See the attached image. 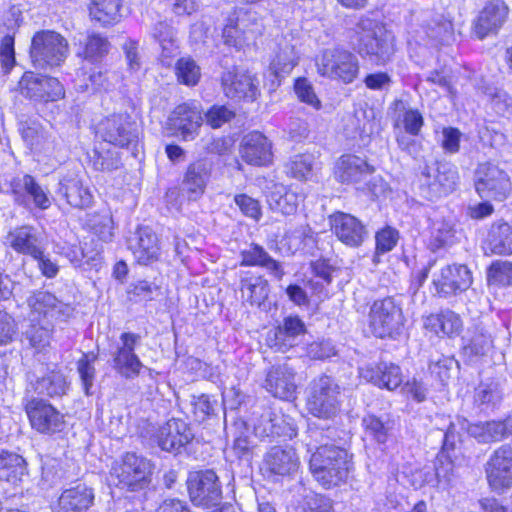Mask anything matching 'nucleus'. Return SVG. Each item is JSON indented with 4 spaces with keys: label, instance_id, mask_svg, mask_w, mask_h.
<instances>
[{
    "label": "nucleus",
    "instance_id": "nucleus-12",
    "mask_svg": "<svg viewBox=\"0 0 512 512\" xmlns=\"http://www.w3.org/2000/svg\"><path fill=\"white\" fill-rule=\"evenodd\" d=\"M140 336L135 333L124 332L120 335V344L113 353V367L124 378L133 379L137 377L143 363L135 353Z\"/></svg>",
    "mask_w": 512,
    "mask_h": 512
},
{
    "label": "nucleus",
    "instance_id": "nucleus-49",
    "mask_svg": "<svg viewBox=\"0 0 512 512\" xmlns=\"http://www.w3.org/2000/svg\"><path fill=\"white\" fill-rule=\"evenodd\" d=\"M315 158L312 154H298L290 158L286 164L287 173L299 180H307L312 175Z\"/></svg>",
    "mask_w": 512,
    "mask_h": 512
},
{
    "label": "nucleus",
    "instance_id": "nucleus-43",
    "mask_svg": "<svg viewBox=\"0 0 512 512\" xmlns=\"http://www.w3.org/2000/svg\"><path fill=\"white\" fill-rule=\"evenodd\" d=\"M427 184L435 196H441L450 193L456 188L458 174L452 167L442 165L437 169L434 180L430 181V174H424Z\"/></svg>",
    "mask_w": 512,
    "mask_h": 512
},
{
    "label": "nucleus",
    "instance_id": "nucleus-55",
    "mask_svg": "<svg viewBox=\"0 0 512 512\" xmlns=\"http://www.w3.org/2000/svg\"><path fill=\"white\" fill-rule=\"evenodd\" d=\"M178 81L187 86L196 85L201 77L200 67L190 57H183L176 63Z\"/></svg>",
    "mask_w": 512,
    "mask_h": 512
},
{
    "label": "nucleus",
    "instance_id": "nucleus-40",
    "mask_svg": "<svg viewBox=\"0 0 512 512\" xmlns=\"http://www.w3.org/2000/svg\"><path fill=\"white\" fill-rule=\"evenodd\" d=\"M21 134L27 147L35 153L46 152L52 147L51 136L35 121L26 122L21 128Z\"/></svg>",
    "mask_w": 512,
    "mask_h": 512
},
{
    "label": "nucleus",
    "instance_id": "nucleus-10",
    "mask_svg": "<svg viewBox=\"0 0 512 512\" xmlns=\"http://www.w3.org/2000/svg\"><path fill=\"white\" fill-rule=\"evenodd\" d=\"M187 485L191 501L195 505H216L221 499L218 476L212 470L190 473Z\"/></svg>",
    "mask_w": 512,
    "mask_h": 512
},
{
    "label": "nucleus",
    "instance_id": "nucleus-53",
    "mask_svg": "<svg viewBox=\"0 0 512 512\" xmlns=\"http://www.w3.org/2000/svg\"><path fill=\"white\" fill-rule=\"evenodd\" d=\"M242 293L252 304L260 305L269 294L268 283L266 280L256 277L242 282Z\"/></svg>",
    "mask_w": 512,
    "mask_h": 512
},
{
    "label": "nucleus",
    "instance_id": "nucleus-32",
    "mask_svg": "<svg viewBox=\"0 0 512 512\" xmlns=\"http://www.w3.org/2000/svg\"><path fill=\"white\" fill-rule=\"evenodd\" d=\"M31 309V321H40L43 318H59L69 312L70 307L59 301L53 294L47 291H38L28 299Z\"/></svg>",
    "mask_w": 512,
    "mask_h": 512
},
{
    "label": "nucleus",
    "instance_id": "nucleus-54",
    "mask_svg": "<svg viewBox=\"0 0 512 512\" xmlns=\"http://www.w3.org/2000/svg\"><path fill=\"white\" fill-rule=\"evenodd\" d=\"M492 347L490 334L480 328H476L464 345V353L467 355H485Z\"/></svg>",
    "mask_w": 512,
    "mask_h": 512
},
{
    "label": "nucleus",
    "instance_id": "nucleus-22",
    "mask_svg": "<svg viewBox=\"0 0 512 512\" xmlns=\"http://www.w3.org/2000/svg\"><path fill=\"white\" fill-rule=\"evenodd\" d=\"M374 167L356 155H343L335 164L334 174L338 181L347 184H366L374 173Z\"/></svg>",
    "mask_w": 512,
    "mask_h": 512
},
{
    "label": "nucleus",
    "instance_id": "nucleus-24",
    "mask_svg": "<svg viewBox=\"0 0 512 512\" xmlns=\"http://www.w3.org/2000/svg\"><path fill=\"white\" fill-rule=\"evenodd\" d=\"M359 375L367 382L385 388L395 390L403 382L401 368L393 363L381 362L376 365H366L359 369Z\"/></svg>",
    "mask_w": 512,
    "mask_h": 512
},
{
    "label": "nucleus",
    "instance_id": "nucleus-18",
    "mask_svg": "<svg viewBox=\"0 0 512 512\" xmlns=\"http://www.w3.org/2000/svg\"><path fill=\"white\" fill-rule=\"evenodd\" d=\"M43 87H51L49 92L50 99L59 100L64 97L65 90L63 85L53 77L25 72L18 83V91L26 98L35 101H42L46 95Z\"/></svg>",
    "mask_w": 512,
    "mask_h": 512
},
{
    "label": "nucleus",
    "instance_id": "nucleus-25",
    "mask_svg": "<svg viewBox=\"0 0 512 512\" xmlns=\"http://www.w3.org/2000/svg\"><path fill=\"white\" fill-rule=\"evenodd\" d=\"M264 387L274 397L292 400L297 389L295 373L287 365L272 367L267 373Z\"/></svg>",
    "mask_w": 512,
    "mask_h": 512
},
{
    "label": "nucleus",
    "instance_id": "nucleus-31",
    "mask_svg": "<svg viewBox=\"0 0 512 512\" xmlns=\"http://www.w3.org/2000/svg\"><path fill=\"white\" fill-rule=\"evenodd\" d=\"M193 438V433L187 423L179 419H171L160 427L157 440L162 450L171 452L177 451L189 443Z\"/></svg>",
    "mask_w": 512,
    "mask_h": 512
},
{
    "label": "nucleus",
    "instance_id": "nucleus-57",
    "mask_svg": "<svg viewBox=\"0 0 512 512\" xmlns=\"http://www.w3.org/2000/svg\"><path fill=\"white\" fill-rule=\"evenodd\" d=\"M112 217L108 212L90 215L88 226L103 241H110L113 236Z\"/></svg>",
    "mask_w": 512,
    "mask_h": 512
},
{
    "label": "nucleus",
    "instance_id": "nucleus-14",
    "mask_svg": "<svg viewBox=\"0 0 512 512\" xmlns=\"http://www.w3.org/2000/svg\"><path fill=\"white\" fill-rule=\"evenodd\" d=\"M225 95L233 100L253 102L260 95L259 80L248 71H227L222 75Z\"/></svg>",
    "mask_w": 512,
    "mask_h": 512
},
{
    "label": "nucleus",
    "instance_id": "nucleus-29",
    "mask_svg": "<svg viewBox=\"0 0 512 512\" xmlns=\"http://www.w3.org/2000/svg\"><path fill=\"white\" fill-rule=\"evenodd\" d=\"M264 467L275 475L286 476L295 473L300 460L294 448L274 446L264 457Z\"/></svg>",
    "mask_w": 512,
    "mask_h": 512
},
{
    "label": "nucleus",
    "instance_id": "nucleus-44",
    "mask_svg": "<svg viewBox=\"0 0 512 512\" xmlns=\"http://www.w3.org/2000/svg\"><path fill=\"white\" fill-rule=\"evenodd\" d=\"M120 0H92L89 11L90 16L102 25H110L121 18Z\"/></svg>",
    "mask_w": 512,
    "mask_h": 512
},
{
    "label": "nucleus",
    "instance_id": "nucleus-15",
    "mask_svg": "<svg viewBox=\"0 0 512 512\" xmlns=\"http://www.w3.org/2000/svg\"><path fill=\"white\" fill-rule=\"evenodd\" d=\"M25 410L32 428L40 433H55L64 426L63 415L42 399H32Z\"/></svg>",
    "mask_w": 512,
    "mask_h": 512
},
{
    "label": "nucleus",
    "instance_id": "nucleus-23",
    "mask_svg": "<svg viewBox=\"0 0 512 512\" xmlns=\"http://www.w3.org/2000/svg\"><path fill=\"white\" fill-rule=\"evenodd\" d=\"M333 233L347 246L358 247L366 237L364 225L354 216L337 212L330 216Z\"/></svg>",
    "mask_w": 512,
    "mask_h": 512
},
{
    "label": "nucleus",
    "instance_id": "nucleus-59",
    "mask_svg": "<svg viewBox=\"0 0 512 512\" xmlns=\"http://www.w3.org/2000/svg\"><path fill=\"white\" fill-rule=\"evenodd\" d=\"M96 360V356L94 354H84L81 359H79L77 368L78 372L85 390V393L88 395L90 393V388L93 385L94 377H95V368L94 362Z\"/></svg>",
    "mask_w": 512,
    "mask_h": 512
},
{
    "label": "nucleus",
    "instance_id": "nucleus-26",
    "mask_svg": "<svg viewBox=\"0 0 512 512\" xmlns=\"http://www.w3.org/2000/svg\"><path fill=\"white\" fill-rule=\"evenodd\" d=\"M300 61V52L291 40H281L274 50L269 71L276 77L277 85L288 76Z\"/></svg>",
    "mask_w": 512,
    "mask_h": 512
},
{
    "label": "nucleus",
    "instance_id": "nucleus-30",
    "mask_svg": "<svg viewBox=\"0 0 512 512\" xmlns=\"http://www.w3.org/2000/svg\"><path fill=\"white\" fill-rule=\"evenodd\" d=\"M130 117L126 113L112 115L101 124L103 139L115 146H128L136 137L132 132Z\"/></svg>",
    "mask_w": 512,
    "mask_h": 512
},
{
    "label": "nucleus",
    "instance_id": "nucleus-56",
    "mask_svg": "<svg viewBox=\"0 0 512 512\" xmlns=\"http://www.w3.org/2000/svg\"><path fill=\"white\" fill-rule=\"evenodd\" d=\"M294 91L298 100L315 110L322 107L321 101L315 93L312 83L307 78H298L294 83Z\"/></svg>",
    "mask_w": 512,
    "mask_h": 512
},
{
    "label": "nucleus",
    "instance_id": "nucleus-9",
    "mask_svg": "<svg viewBox=\"0 0 512 512\" xmlns=\"http://www.w3.org/2000/svg\"><path fill=\"white\" fill-rule=\"evenodd\" d=\"M15 203L25 208L47 210L52 205V198L48 189L42 187L36 179L25 174L15 177L10 183Z\"/></svg>",
    "mask_w": 512,
    "mask_h": 512
},
{
    "label": "nucleus",
    "instance_id": "nucleus-52",
    "mask_svg": "<svg viewBox=\"0 0 512 512\" xmlns=\"http://www.w3.org/2000/svg\"><path fill=\"white\" fill-rule=\"evenodd\" d=\"M489 285L505 287L512 285V263L508 261H494L487 273Z\"/></svg>",
    "mask_w": 512,
    "mask_h": 512
},
{
    "label": "nucleus",
    "instance_id": "nucleus-11",
    "mask_svg": "<svg viewBox=\"0 0 512 512\" xmlns=\"http://www.w3.org/2000/svg\"><path fill=\"white\" fill-rule=\"evenodd\" d=\"M203 123L200 105L195 102L178 105L169 115L167 125L184 141H190L199 134Z\"/></svg>",
    "mask_w": 512,
    "mask_h": 512
},
{
    "label": "nucleus",
    "instance_id": "nucleus-17",
    "mask_svg": "<svg viewBox=\"0 0 512 512\" xmlns=\"http://www.w3.org/2000/svg\"><path fill=\"white\" fill-rule=\"evenodd\" d=\"M509 7L503 0L488 2L473 21V33L482 40L492 33H496L506 22Z\"/></svg>",
    "mask_w": 512,
    "mask_h": 512
},
{
    "label": "nucleus",
    "instance_id": "nucleus-61",
    "mask_svg": "<svg viewBox=\"0 0 512 512\" xmlns=\"http://www.w3.org/2000/svg\"><path fill=\"white\" fill-rule=\"evenodd\" d=\"M0 63L5 73H9L15 65V49L13 35H5L1 40Z\"/></svg>",
    "mask_w": 512,
    "mask_h": 512
},
{
    "label": "nucleus",
    "instance_id": "nucleus-58",
    "mask_svg": "<svg viewBox=\"0 0 512 512\" xmlns=\"http://www.w3.org/2000/svg\"><path fill=\"white\" fill-rule=\"evenodd\" d=\"M52 328L50 324L32 325L26 331V337L30 345L38 351H41L49 345L51 340Z\"/></svg>",
    "mask_w": 512,
    "mask_h": 512
},
{
    "label": "nucleus",
    "instance_id": "nucleus-62",
    "mask_svg": "<svg viewBox=\"0 0 512 512\" xmlns=\"http://www.w3.org/2000/svg\"><path fill=\"white\" fill-rule=\"evenodd\" d=\"M234 202L245 216L255 221L260 220L262 211L261 206L256 199L246 194H238L235 195Z\"/></svg>",
    "mask_w": 512,
    "mask_h": 512
},
{
    "label": "nucleus",
    "instance_id": "nucleus-8",
    "mask_svg": "<svg viewBox=\"0 0 512 512\" xmlns=\"http://www.w3.org/2000/svg\"><path fill=\"white\" fill-rule=\"evenodd\" d=\"M151 474V464L135 453H127L111 470V481L116 486L129 490L142 489Z\"/></svg>",
    "mask_w": 512,
    "mask_h": 512
},
{
    "label": "nucleus",
    "instance_id": "nucleus-4",
    "mask_svg": "<svg viewBox=\"0 0 512 512\" xmlns=\"http://www.w3.org/2000/svg\"><path fill=\"white\" fill-rule=\"evenodd\" d=\"M68 42L57 32H37L31 42L30 57L38 68L59 66L68 55Z\"/></svg>",
    "mask_w": 512,
    "mask_h": 512
},
{
    "label": "nucleus",
    "instance_id": "nucleus-21",
    "mask_svg": "<svg viewBox=\"0 0 512 512\" xmlns=\"http://www.w3.org/2000/svg\"><path fill=\"white\" fill-rule=\"evenodd\" d=\"M489 485L496 491H503L512 486V448L501 446L489 461L487 469Z\"/></svg>",
    "mask_w": 512,
    "mask_h": 512
},
{
    "label": "nucleus",
    "instance_id": "nucleus-20",
    "mask_svg": "<svg viewBox=\"0 0 512 512\" xmlns=\"http://www.w3.org/2000/svg\"><path fill=\"white\" fill-rule=\"evenodd\" d=\"M254 430L260 437L292 438L296 435L293 419L276 408L266 410L254 424Z\"/></svg>",
    "mask_w": 512,
    "mask_h": 512
},
{
    "label": "nucleus",
    "instance_id": "nucleus-19",
    "mask_svg": "<svg viewBox=\"0 0 512 512\" xmlns=\"http://www.w3.org/2000/svg\"><path fill=\"white\" fill-rule=\"evenodd\" d=\"M240 155L249 165L269 166L274 157L272 142L258 131L250 132L241 141Z\"/></svg>",
    "mask_w": 512,
    "mask_h": 512
},
{
    "label": "nucleus",
    "instance_id": "nucleus-39",
    "mask_svg": "<svg viewBox=\"0 0 512 512\" xmlns=\"http://www.w3.org/2000/svg\"><path fill=\"white\" fill-rule=\"evenodd\" d=\"M26 473V462L22 456L6 450L0 451V480L16 485Z\"/></svg>",
    "mask_w": 512,
    "mask_h": 512
},
{
    "label": "nucleus",
    "instance_id": "nucleus-63",
    "mask_svg": "<svg viewBox=\"0 0 512 512\" xmlns=\"http://www.w3.org/2000/svg\"><path fill=\"white\" fill-rule=\"evenodd\" d=\"M399 239L398 231L386 227L376 234V250L378 253H386L391 251L397 244Z\"/></svg>",
    "mask_w": 512,
    "mask_h": 512
},
{
    "label": "nucleus",
    "instance_id": "nucleus-2",
    "mask_svg": "<svg viewBox=\"0 0 512 512\" xmlns=\"http://www.w3.org/2000/svg\"><path fill=\"white\" fill-rule=\"evenodd\" d=\"M357 52L372 62L384 65L395 52L394 35L383 23L362 19L357 26Z\"/></svg>",
    "mask_w": 512,
    "mask_h": 512
},
{
    "label": "nucleus",
    "instance_id": "nucleus-41",
    "mask_svg": "<svg viewBox=\"0 0 512 512\" xmlns=\"http://www.w3.org/2000/svg\"><path fill=\"white\" fill-rule=\"evenodd\" d=\"M241 258L242 266H261L271 271L278 279L283 276L280 265L261 246L251 245L241 252Z\"/></svg>",
    "mask_w": 512,
    "mask_h": 512
},
{
    "label": "nucleus",
    "instance_id": "nucleus-35",
    "mask_svg": "<svg viewBox=\"0 0 512 512\" xmlns=\"http://www.w3.org/2000/svg\"><path fill=\"white\" fill-rule=\"evenodd\" d=\"M467 432L481 443L501 441L503 438L512 435V418H507L504 421L468 424Z\"/></svg>",
    "mask_w": 512,
    "mask_h": 512
},
{
    "label": "nucleus",
    "instance_id": "nucleus-3",
    "mask_svg": "<svg viewBox=\"0 0 512 512\" xmlns=\"http://www.w3.org/2000/svg\"><path fill=\"white\" fill-rule=\"evenodd\" d=\"M340 386L329 376L322 375L310 384L306 408L321 419H331L340 410Z\"/></svg>",
    "mask_w": 512,
    "mask_h": 512
},
{
    "label": "nucleus",
    "instance_id": "nucleus-64",
    "mask_svg": "<svg viewBox=\"0 0 512 512\" xmlns=\"http://www.w3.org/2000/svg\"><path fill=\"white\" fill-rule=\"evenodd\" d=\"M301 512H335L333 501L323 495H315L306 500Z\"/></svg>",
    "mask_w": 512,
    "mask_h": 512
},
{
    "label": "nucleus",
    "instance_id": "nucleus-38",
    "mask_svg": "<svg viewBox=\"0 0 512 512\" xmlns=\"http://www.w3.org/2000/svg\"><path fill=\"white\" fill-rule=\"evenodd\" d=\"M59 193L67 203L75 208H85L92 203L93 196L77 176L65 177L61 180Z\"/></svg>",
    "mask_w": 512,
    "mask_h": 512
},
{
    "label": "nucleus",
    "instance_id": "nucleus-34",
    "mask_svg": "<svg viewBox=\"0 0 512 512\" xmlns=\"http://www.w3.org/2000/svg\"><path fill=\"white\" fill-rule=\"evenodd\" d=\"M10 246L23 255L38 257L40 251L45 247V243L41 234L32 226H22L10 232Z\"/></svg>",
    "mask_w": 512,
    "mask_h": 512
},
{
    "label": "nucleus",
    "instance_id": "nucleus-42",
    "mask_svg": "<svg viewBox=\"0 0 512 512\" xmlns=\"http://www.w3.org/2000/svg\"><path fill=\"white\" fill-rule=\"evenodd\" d=\"M110 49L108 39L99 33H90L80 43L78 55L92 63L100 61Z\"/></svg>",
    "mask_w": 512,
    "mask_h": 512
},
{
    "label": "nucleus",
    "instance_id": "nucleus-27",
    "mask_svg": "<svg viewBox=\"0 0 512 512\" xmlns=\"http://www.w3.org/2000/svg\"><path fill=\"white\" fill-rule=\"evenodd\" d=\"M129 249L135 260L142 265L157 261L160 256L158 237L149 227L138 229L135 236L129 240Z\"/></svg>",
    "mask_w": 512,
    "mask_h": 512
},
{
    "label": "nucleus",
    "instance_id": "nucleus-7",
    "mask_svg": "<svg viewBox=\"0 0 512 512\" xmlns=\"http://www.w3.org/2000/svg\"><path fill=\"white\" fill-rule=\"evenodd\" d=\"M317 71L321 76L352 83L359 73L358 58L351 52L333 48L323 51L316 60Z\"/></svg>",
    "mask_w": 512,
    "mask_h": 512
},
{
    "label": "nucleus",
    "instance_id": "nucleus-36",
    "mask_svg": "<svg viewBox=\"0 0 512 512\" xmlns=\"http://www.w3.org/2000/svg\"><path fill=\"white\" fill-rule=\"evenodd\" d=\"M424 327L438 337L452 338L460 334L463 322L457 313L443 310L426 317Z\"/></svg>",
    "mask_w": 512,
    "mask_h": 512
},
{
    "label": "nucleus",
    "instance_id": "nucleus-45",
    "mask_svg": "<svg viewBox=\"0 0 512 512\" xmlns=\"http://www.w3.org/2000/svg\"><path fill=\"white\" fill-rule=\"evenodd\" d=\"M152 35L162 48V62L169 65L168 59L174 56L178 50L173 28L166 22H158L153 28Z\"/></svg>",
    "mask_w": 512,
    "mask_h": 512
},
{
    "label": "nucleus",
    "instance_id": "nucleus-46",
    "mask_svg": "<svg viewBox=\"0 0 512 512\" xmlns=\"http://www.w3.org/2000/svg\"><path fill=\"white\" fill-rule=\"evenodd\" d=\"M455 235L454 225L444 217H435L430 225V244L433 249L452 243Z\"/></svg>",
    "mask_w": 512,
    "mask_h": 512
},
{
    "label": "nucleus",
    "instance_id": "nucleus-47",
    "mask_svg": "<svg viewBox=\"0 0 512 512\" xmlns=\"http://www.w3.org/2000/svg\"><path fill=\"white\" fill-rule=\"evenodd\" d=\"M67 383L64 376L59 372H51L38 379L34 384V391L41 395L50 397L65 394Z\"/></svg>",
    "mask_w": 512,
    "mask_h": 512
},
{
    "label": "nucleus",
    "instance_id": "nucleus-16",
    "mask_svg": "<svg viewBox=\"0 0 512 512\" xmlns=\"http://www.w3.org/2000/svg\"><path fill=\"white\" fill-rule=\"evenodd\" d=\"M234 15L223 29V38L226 44L240 48L258 33V24L255 14L250 11L240 9Z\"/></svg>",
    "mask_w": 512,
    "mask_h": 512
},
{
    "label": "nucleus",
    "instance_id": "nucleus-28",
    "mask_svg": "<svg viewBox=\"0 0 512 512\" xmlns=\"http://www.w3.org/2000/svg\"><path fill=\"white\" fill-rule=\"evenodd\" d=\"M93 500V490L85 484H78L60 494L52 505V512H86Z\"/></svg>",
    "mask_w": 512,
    "mask_h": 512
},
{
    "label": "nucleus",
    "instance_id": "nucleus-5",
    "mask_svg": "<svg viewBox=\"0 0 512 512\" xmlns=\"http://www.w3.org/2000/svg\"><path fill=\"white\" fill-rule=\"evenodd\" d=\"M404 326L402 309L392 298L376 300L370 307L368 327L378 338H395Z\"/></svg>",
    "mask_w": 512,
    "mask_h": 512
},
{
    "label": "nucleus",
    "instance_id": "nucleus-50",
    "mask_svg": "<svg viewBox=\"0 0 512 512\" xmlns=\"http://www.w3.org/2000/svg\"><path fill=\"white\" fill-rule=\"evenodd\" d=\"M490 245L496 254H512V227L507 223L493 227Z\"/></svg>",
    "mask_w": 512,
    "mask_h": 512
},
{
    "label": "nucleus",
    "instance_id": "nucleus-37",
    "mask_svg": "<svg viewBox=\"0 0 512 512\" xmlns=\"http://www.w3.org/2000/svg\"><path fill=\"white\" fill-rule=\"evenodd\" d=\"M209 175V167L202 160L188 166L182 182V190L190 200H196L204 193Z\"/></svg>",
    "mask_w": 512,
    "mask_h": 512
},
{
    "label": "nucleus",
    "instance_id": "nucleus-13",
    "mask_svg": "<svg viewBox=\"0 0 512 512\" xmlns=\"http://www.w3.org/2000/svg\"><path fill=\"white\" fill-rule=\"evenodd\" d=\"M432 282L437 294L448 297L466 291L472 284V275L465 265H445L433 274Z\"/></svg>",
    "mask_w": 512,
    "mask_h": 512
},
{
    "label": "nucleus",
    "instance_id": "nucleus-1",
    "mask_svg": "<svg viewBox=\"0 0 512 512\" xmlns=\"http://www.w3.org/2000/svg\"><path fill=\"white\" fill-rule=\"evenodd\" d=\"M310 471L315 480L324 488L345 483L352 470L351 455L340 447L323 445L311 455Z\"/></svg>",
    "mask_w": 512,
    "mask_h": 512
},
{
    "label": "nucleus",
    "instance_id": "nucleus-6",
    "mask_svg": "<svg viewBox=\"0 0 512 512\" xmlns=\"http://www.w3.org/2000/svg\"><path fill=\"white\" fill-rule=\"evenodd\" d=\"M474 185L483 199L505 200L512 190L509 174L492 162L480 163L474 174Z\"/></svg>",
    "mask_w": 512,
    "mask_h": 512
},
{
    "label": "nucleus",
    "instance_id": "nucleus-48",
    "mask_svg": "<svg viewBox=\"0 0 512 512\" xmlns=\"http://www.w3.org/2000/svg\"><path fill=\"white\" fill-rule=\"evenodd\" d=\"M396 110H403L395 121L396 127H402L406 133L411 136H416L420 132L423 126L422 115L414 109L406 110L402 101H395L394 103Z\"/></svg>",
    "mask_w": 512,
    "mask_h": 512
},
{
    "label": "nucleus",
    "instance_id": "nucleus-51",
    "mask_svg": "<svg viewBox=\"0 0 512 512\" xmlns=\"http://www.w3.org/2000/svg\"><path fill=\"white\" fill-rule=\"evenodd\" d=\"M305 332V324L299 317L288 316L276 329L275 337L277 340L288 342L289 346H293V340L299 335H303Z\"/></svg>",
    "mask_w": 512,
    "mask_h": 512
},
{
    "label": "nucleus",
    "instance_id": "nucleus-60",
    "mask_svg": "<svg viewBox=\"0 0 512 512\" xmlns=\"http://www.w3.org/2000/svg\"><path fill=\"white\" fill-rule=\"evenodd\" d=\"M235 117V112L224 105H213L206 113L205 119L207 124L213 128H220Z\"/></svg>",
    "mask_w": 512,
    "mask_h": 512
},
{
    "label": "nucleus",
    "instance_id": "nucleus-33",
    "mask_svg": "<svg viewBox=\"0 0 512 512\" xmlns=\"http://www.w3.org/2000/svg\"><path fill=\"white\" fill-rule=\"evenodd\" d=\"M303 199V194L296 187H287L280 183L272 184L267 195L269 207L283 215L294 214Z\"/></svg>",
    "mask_w": 512,
    "mask_h": 512
}]
</instances>
